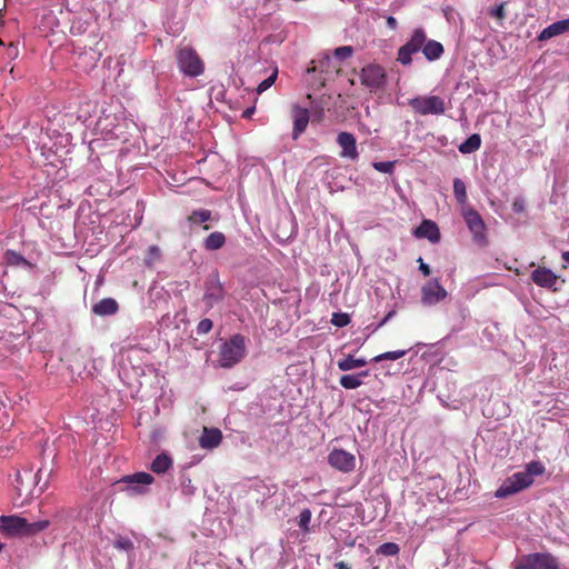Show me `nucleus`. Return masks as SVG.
<instances>
[{"mask_svg": "<svg viewBox=\"0 0 569 569\" xmlns=\"http://www.w3.org/2000/svg\"><path fill=\"white\" fill-rule=\"evenodd\" d=\"M335 567L337 569H351V567L347 562H345V561L336 562Z\"/></svg>", "mask_w": 569, "mask_h": 569, "instance_id": "obj_49", "label": "nucleus"}, {"mask_svg": "<svg viewBox=\"0 0 569 569\" xmlns=\"http://www.w3.org/2000/svg\"><path fill=\"white\" fill-rule=\"evenodd\" d=\"M387 26H388L390 29L396 30V29H397V27H398V22H397L396 18H393V17H391V16H390V17H388V18H387Z\"/></svg>", "mask_w": 569, "mask_h": 569, "instance_id": "obj_47", "label": "nucleus"}, {"mask_svg": "<svg viewBox=\"0 0 569 569\" xmlns=\"http://www.w3.org/2000/svg\"><path fill=\"white\" fill-rule=\"evenodd\" d=\"M559 559L550 552L523 555L512 562L513 569H560Z\"/></svg>", "mask_w": 569, "mask_h": 569, "instance_id": "obj_3", "label": "nucleus"}, {"mask_svg": "<svg viewBox=\"0 0 569 569\" xmlns=\"http://www.w3.org/2000/svg\"><path fill=\"white\" fill-rule=\"evenodd\" d=\"M246 356V338L236 333L224 341L219 349V362L222 368H231Z\"/></svg>", "mask_w": 569, "mask_h": 569, "instance_id": "obj_2", "label": "nucleus"}, {"mask_svg": "<svg viewBox=\"0 0 569 569\" xmlns=\"http://www.w3.org/2000/svg\"><path fill=\"white\" fill-rule=\"evenodd\" d=\"M254 110L256 108L252 106V107H249L247 108L243 112H242V118L244 119H250L252 117V114L254 113Z\"/></svg>", "mask_w": 569, "mask_h": 569, "instance_id": "obj_48", "label": "nucleus"}, {"mask_svg": "<svg viewBox=\"0 0 569 569\" xmlns=\"http://www.w3.org/2000/svg\"><path fill=\"white\" fill-rule=\"evenodd\" d=\"M407 352H408V350H396V351L383 352V353H380V355L376 356L372 359V361L378 363V362H381L383 360H397V359H400L403 356H406Z\"/></svg>", "mask_w": 569, "mask_h": 569, "instance_id": "obj_30", "label": "nucleus"}, {"mask_svg": "<svg viewBox=\"0 0 569 569\" xmlns=\"http://www.w3.org/2000/svg\"><path fill=\"white\" fill-rule=\"evenodd\" d=\"M395 315V311H390L381 321L380 323L378 325V328L382 327L383 325H386V322Z\"/></svg>", "mask_w": 569, "mask_h": 569, "instance_id": "obj_50", "label": "nucleus"}, {"mask_svg": "<svg viewBox=\"0 0 569 569\" xmlns=\"http://www.w3.org/2000/svg\"><path fill=\"white\" fill-rule=\"evenodd\" d=\"M443 46L436 40H426L425 44L422 46V53L429 61L438 60L443 54Z\"/></svg>", "mask_w": 569, "mask_h": 569, "instance_id": "obj_20", "label": "nucleus"}, {"mask_svg": "<svg viewBox=\"0 0 569 569\" xmlns=\"http://www.w3.org/2000/svg\"><path fill=\"white\" fill-rule=\"evenodd\" d=\"M7 262L10 264H27V260L18 252L8 250L6 252Z\"/></svg>", "mask_w": 569, "mask_h": 569, "instance_id": "obj_37", "label": "nucleus"}, {"mask_svg": "<svg viewBox=\"0 0 569 569\" xmlns=\"http://www.w3.org/2000/svg\"><path fill=\"white\" fill-rule=\"evenodd\" d=\"M171 458L166 453H161L153 459L151 463V470L156 473H164L171 468Z\"/></svg>", "mask_w": 569, "mask_h": 569, "instance_id": "obj_22", "label": "nucleus"}, {"mask_svg": "<svg viewBox=\"0 0 569 569\" xmlns=\"http://www.w3.org/2000/svg\"><path fill=\"white\" fill-rule=\"evenodd\" d=\"M460 213L472 236V241L479 247H487V226L480 213L470 206L462 207Z\"/></svg>", "mask_w": 569, "mask_h": 569, "instance_id": "obj_4", "label": "nucleus"}, {"mask_svg": "<svg viewBox=\"0 0 569 569\" xmlns=\"http://www.w3.org/2000/svg\"><path fill=\"white\" fill-rule=\"evenodd\" d=\"M212 327H213L212 320L209 318H204V319L200 320L199 323L197 325V333L198 335H207L211 331Z\"/></svg>", "mask_w": 569, "mask_h": 569, "instance_id": "obj_41", "label": "nucleus"}, {"mask_svg": "<svg viewBox=\"0 0 569 569\" xmlns=\"http://www.w3.org/2000/svg\"><path fill=\"white\" fill-rule=\"evenodd\" d=\"M510 478L520 491L533 483V478H530V475L526 471L516 472Z\"/></svg>", "mask_w": 569, "mask_h": 569, "instance_id": "obj_28", "label": "nucleus"}, {"mask_svg": "<svg viewBox=\"0 0 569 569\" xmlns=\"http://www.w3.org/2000/svg\"><path fill=\"white\" fill-rule=\"evenodd\" d=\"M453 193H455L457 202L461 206V208L465 206H468L467 204V200H468L467 188H466L465 182L459 178H456L453 180Z\"/></svg>", "mask_w": 569, "mask_h": 569, "instance_id": "obj_26", "label": "nucleus"}, {"mask_svg": "<svg viewBox=\"0 0 569 569\" xmlns=\"http://www.w3.org/2000/svg\"><path fill=\"white\" fill-rule=\"evenodd\" d=\"M400 551V548L395 542H385L377 549V553L382 556H397Z\"/></svg>", "mask_w": 569, "mask_h": 569, "instance_id": "obj_32", "label": "nucleus"}, {"mask_svg": "<svg viewBox=\"0 0 569 569\" xmlns=\"http://www.w3.org/2000/svg\"><path fill=\"white\" fill-rule=\"evenodd\" d=\"M489 14L496 18L499 21L505 20L506 18V2L500 3L495 8L489 9Z\"/></svg>", "mask_w": 569, "mask_h": 569, "instance_id": "obj_39", "label": "nucleus"}, {"mask_svg": "<svg viewBox=\"0 0 569 569\" xmlns=\"http://www.w3.org/2000/svg\"><path fill=\"white\" fill-rule=\"evenodd\" d=\"M531 280L539 287L552 288L558 280V276L549 268L539 267L531 273Z\"/></svg>", "mask_w": 569, "mask_h": 569, "instance_id": "obj_15", "label": "nucleus"}, {"mask_svg": "<svg viewBox=\"0 0 569 569\" xmlns=\"http://www.w3.org/2000/svg\"><path fill=\"white\" fill-rule=\"evenodd\" d=\"M7 56L11 60L16 59L19 56L18 46L13 42L9 43L7 47Z\"/></svg>", "mask_w": 569, "mask_h": 569, "instance_id": "obj_43", "label": "nucleus"}, {"mask_svg": "<svg viewBox=\"0 0 569 569\" xmlns=\"http://www.w3.org/2000/svg\"><path fill=\"white\" fill-rule=\"evenodd\" d=\"M360 82L371 92L382 89L387 82L385 68L377 63L365 66L360 72Z\"/></svg>", "mask_w": 569, "mask_h": 569, "instance_id": "obj_7", "label": "nucleus"}, {"mask_svg": "<svg viewBox=\"0 0 569 569\" xmlns=\"http://www.w3.org/2000/svg\"><path fill=\"white\" fill-rule=\"evenodd\" d=\"M369 376V371H361L357 375H343L340 377V385L345 389H356L362 385L361 378Z\"/></svg>", "mask_w": 569, "mask_h": 569, "instance_id": "obj_21", "label": "nucleus"}, {"mask_svg": "<svg viewBox=\"0 0 569 569\" xmlns=\"http://www.w3.org/2000/svg\"><path fill=\"white\" fill-rule=\"evenodd\" d=\"M418 262H419V270L422 272V274L425 277L430 276L431 269L427 263L423 262L422 258H419Z\"/></svg>", "mask_w": 569, "mask_h": 569, "instance_id": "obj_44", "label": "nucleus"}, {"mask_svg": "<svg viewBox=\"0 0 569 569\" xmlns=\"http://www.w3.org/2000/svg\"><path fill=\"white\" fill-rule=\"evenodd\" d=\"M122 481L138 485H150L153 481V477L148 472H137L132 476H127Z\"/></svg>", "mask_w": 569, "mask_h": 569, "instance_id": "obj_29", "label": "nucleus"}, {"mask_svg": "<svg viewBox=\"0 0 569 569\" xmlns=\"http://www.w3.org/2000/svg\"><path fill=\"white\" fill-rule=\"evenodd\" d=\"M372 167L379 172L391 173L395 167V161L373 162Z\"/></svg>", "mask_w": 569, "mask_h": 569, "instance_id": "obj_40", "label": "nucleus"}, {"mask_svg": "<svg viewBox=\"0 0 569 569\" xmlns=\"http://www.w3.org/2000/svg\"><path fill=\"white\" fill-rule=\"evenodd\" d=\"M211 219V211L207 209L194 210L188 217V220L192 223L206 222Z\"/></svg>", "mask_w": 569, "mask_h": 569, "instance_id": "obj_31", "label": "nucleus"}, {"mask_svg": "<svg viewBox=\"0 0 569 569\" xmlns=\"http://www.w3.org/2000/svg\"><path fill=\"white\" fill-rule=\"evenodd\" d=\"M329 465L345 473L351 472L356 466V458L343 449H333L328 456Z\"/></svg>", "mask_w": 569, "mask_h": 569, "instance_id": "obj_10", "label": "nucleus"}, {"mask_svg": "<svg viewBox=\"0 0 569 569\" xmlns=\"http://www.w3.org/2000/svg\"><path fill=\"white\" fill-rule=\"evenodd\" d=\"M411 109L420 114H442L446 111L445 100L438 96L416 97L409 100Z\"/></svg>", "mask_w": 569, "mask_h": 569, "instance_id": "obj_6", "label": "nucleus"}, {"mask_svg": "<svg viewBox=\"0 0 569 569\" xmlns=\"http://www.w3.org/2000/svg\"><path fill=\"white\" fill-rule=\"evenodd\" d=\"M481 147V138L478 133L471 134L460 146L459 151L461 153H472Z\"/></svg>", "mask_w": 569, "mask_h": 569, "instance_id": "obj_25", "label": "nucleus"}, {"mask_svg": "<svg viewBox=\"0 0 569 569\" xmlns=\"http://www.w3.org/2000/svg\"><path fill=\"white\" fill-rule=\"evenodd\" d=\"M331 323L338 328L346 327L350 323V316L345 312H335L331 318Z\"/></svg>", "mask_w": 569, "mask_h": 569, "instance_id": "obj_34", "label": "nucleus"}, {"mask_svg": "<svg viewBox=\"0 0 569 569\" xmlns=\"http://www.w3.org/2000/svg\"><path fill=\"white\" fill-rule=\"evenodd\" d=\"M520 490L518 487H516L515 482L511 480V478H507L503 483L497 489L495 496L497 498L503 499L511 495H515L519 492Z\"/></svg>", "mask_w": 569, "mask_h": 569, "instance_id": "obj_27", "label": "nucleus"}, {"mask_svg": "<svg viewBox=\"0 0 569 569\" xmlns=\"http://www.w3.org/2000/svg\"><path fill=\"white\" fill-rule=\"evenodd\" d=\"M315 70H316V67L313 66V67L308 68V70H307V71H308V72H313Z\"/></svg>", "mask_w": 569, "mask_h": 569, "instance_id": "obj_52", "label": "nucleus"}, {"mask_svg": "<svg viewBox=\"0 0 569 569\" xmlns=\"http://www.w3.org/2000/svg\"><path fill=\"white\" fill-rule=\"evenodd\" d=\"M337 142L341 148L340 157L356 160L359 157L357 149V140L350 132H340L337 137Z\"/></svg>", "mask_w": 569, "mask_h": 569, "instance_id": "obj_13", "label": "nucleus"}, {"mask_svg": "<svg viewBox=\"0 0 569 569\" xmlns=\"http://www.w3.org/2000/svg\"><path fill=\"white\" fill-rule=\"evenodd\" d=\"M561 258H562L563 261L569 263V251H563L562 254H561Z\"/></svg>", "mask_w": 569, "mask_h": 569, "instance_id": "obj_51", "label": "nucleus"}, {"mask_svg": "<svg viewBox=\"0 0 569 569\" xmlns=\"http://www.w3.org/2000/svg\"><path fill=\"white\" fill-rule=\"evenodd\" d=\"M413 234L417 238H427L432 243H437L440 240V231L436 222L431 220H423L419 227L415 229Z\"/></svg>", "mask_w": 569, "mask_h": 569, "instance_id": "obj_17", "label": "nucleus"}, {"mask_svg": "<svg viewBox=\"0 0 569 569\" xmlns=\"http://www.w3.org/2000/svg\"><path fill=\"white\" fill-rule=\"evenodd\" d=\"M446 297L447 291L439 283L438 279L428 281L421 289V301L428 306L436 305L442 301Z\"/></svg>", "mask_w": 569, "mask_h": 569, "instance_id": "obj_11", "label": "nucleus"}, {"mask_svg": "<svg viewBox=\"0 0 569 569\" xmlns=\"http://www.w3.org/2000/svg\"><path fill=\"white\" fill-rule=\"evenodd\" d=\"M512 210L515 212H522L525 210V201L521 199H517L512 202Z\"/></svg>", "mask_w": 569, "mask_h": 569, "instance_id": "obj_45", "label": "nucleus"}, {"mask_svg": "<svg viewBox=\"0 0 569 569\" xmlns=\"http://www.w3.org/2000/svg\"><path fill=\"white\" fill-rule=\"evenodd\" d=\"M119 310V305L113 298H103L91 308V311L100 317L116 315Z\"/></svg>", "mask_w": 569, "mask_h": 569, "instance_id": "obj_19", "label": "nucleus"}, {"mask_svg": "<svg viewBox=\"0 0 569 569\" xmlns=\"http://www.w3.org/2000/svg\"><path fill=\"white\" fill-rule=\"evenodd\" d=\"M202 299L208 309L213 308L214 305L224 299V289L220 282L218 273H212L207 278Z\"/></svg>", "mask_w": 569, "mask_h": 569, "instance_id": "obj_9", "label": "nucleus"}, {"mask_svg": "<svg viewBox=\"0 0 569 569\" xmlns=\"http://www.w3.org/2000/svg\"><path fill=\"white\" fill-rule=\"evenodd\" d=\"M224 242V234L220 231H214L206 238L204 248L210 251L218 250L223 247Z\"/></svg>", "mask_w": 569, "mask_h": 569, "instance_id": "obj_24", "label": "nucleus"}, {"mask_svg": "<svg viewBox=\"0 0 569 569\" xmlns=\"http://www.w3.org/2000/svg\"><path fill=\"white\" fill-rule=\"evenodd\" d=\"M277 77H278V69H274L272 71V73L267 79H264L263 81H261L258 84L257 92L260 94V93L264 92L266 90H268L276 82Z\"/></svg>", "mask_w": 569, "mask_h": 569, "instance_id": "obj_36", "label": "nucleus"}, {"mask_svg": "<svg viewBox=\"0 0 569 569\" xmlns=\"http://www.w3.org/2000/svg\"><path fill=\"white\" fill-rule=\"evenodd\" d=\"M525 471L530 475V478H533V476H541L545 473L546 468L540 461H531L526 465Z\"/></svg>", "mask_w": 569, "mask_h": 569, "instance_id": "obj_33", "label": "nucleus"}, {"mask_svg": "<svg viewBox=\"0 0 569 569\" xmlns=\"http://www.w3.org/2000/svg\"><path fill=\"white\" fill-rule=\"evenodd\" d=\"M311 521V511L309 509H303L299 515L298 526L303 532H309V523Z\"/></svg>", "mask_w": 569, "mask_h": 569, "instance_id": "obj_35", "label": "nucleus"}, {"mask_svg": "<svg viewBox=\"0 0 569 569\" xmlns=\"http://www.w3.org/2000/svg\"><path fill=\"white\" fill-rule=\"evenodd\" d=\"M149 257L152 259H159L160 258V249L157 246H150L148 249Z\"/></svg>", "mask_w": 569, "mask_h": 569, "instance_id": "obj_46", "label": "nucleus"}, {"mask_svg": "<svg viewBox=\"0 0 569 569\" xmlns=\"http://www.w3.org/2000/svg\"><path fill=\"white\" fill-rule=\"evenodd\" d=\"M291 114L293 119L292 139L297 140L306 131L311 113L307 108L295 104Z\"/></svg>", "mask_w": 569, "mask_h": 569, "instance_id": "obj_12", "label": "nucleus"}, {"mask_svg": "<svg viewBox=\"0 0 569 569\" xmlns=\"http://www.w3.org/2000/svg\"><path fill=\"white\" fill-rule=\"evenodd\" d=\"M352 53H353V49L350 46H342L335 50V56L340 60L351 57Z\"/></svg>", "mask_w": 569, "mask_h": 569, "instance_id": "obj_42", "label": "nucleus"}, {"mask_svg": "<svg viewBox=\"0 0 569 569\" xmlns=\"http://www.w3.org/2000/svg\"><path fill=\"white\" fill-rule=\"evenodd\" d=\"M114 548L130 551L133 549V542L127 537H118L113 542Z\"/></svg>", "mask_w": 569, "mask_h": 569, "instance_id": "obj_38", "label": "nucleus"}, {"mask_svg": "<svg viewBox=\"0 0 569 569\" xmlns=\"http://www.w3.org/2000/svg\"><path fill=\"white\" fill-rule=\"evenodd\" d=\"M427 40V34L422 28L416 29L410 39L399 48L398 50V61L408 66L411 63V56L422 50V46Z\"/></svg>", "mask_w": 569, "mask_h": 569, "instance_id": "obj_8", "label": "nucleus"}, {"mask_svg": "<svg viewBox=\"0 0 569 569\" xmlns=\"http://www.w3.org/2000/svg\"><path fill=\"white\" fill-rule=\"evenodd\" d=\"M569 32V18L556 21L545 28L538 36L539 41H546L553 37Z\"/></svg>", "mask_w": 569, "mask_h": 569, "instance_id": "obj_18", "label": "nucleus"}, {"mask_svg": "<svg viewBox=\"0 0 569 569\" xmlns=\"http://www.w3.org/2000/svg\"><path fill=\"white\" fill-rule=\"evenodd\" d=\"M367 365V360L363 358L356 359L352 356H347L343 359L338 360L337 366L341 371H349L356 368H360Z\"/></svg>", "mask_w": 569, "mask_h": 569, "instance_id": "obj_23", "label": "nucleus"}, {"mask_svg": "<svg viewBox=\"0 0 569 569\" xmlns=\"http://www.w3.org/2000/svg\"><path fill=\"white\" fill-rule=\"evenodd\" d=\"M310 100V113L313 122H321L325 119V111L329 109L331 97L321 94L318 99H313L311 94L307 96Z\"/></svg>", "mask_w": 569, "mask_h": 569, "instance_id": "obj_14", "label": "nucleus"}, {"mask_svg": "<svg viewBox=\"0 0 569 569\" xmlns=\"http://www.w3.org/2000/svg\"><path fill=\"white\" fill-rule=\"evenodd\" d=\"M222 441V432L218 428L203 427L202 433L199 438V446L202 449L212 450L217 448Z\"/></svg>", "mask_w": 569, "mask_h": 569, "instance_id": "obj_16", "label": "nucleus"}, {"mask_svg": "<svg viewBox=\"0 0 569 569\" xmlns=\"http://www.w3.org/2000/svg\"><path fill=\"white\" fill-rule=\"evenodd\" d=\"M48 520L29 522L19 516H1L0 533L4 537L13 538L20 536H33L49 527Z\"/></svg>", "mask_w": 569, "mask_h": 569, "instance_id": "obj_1", "label": "nucleus"}, {"mask_svg": "<svg viewBox=\"0 0 569 569\" xmlns=\"http://www.w3.org/2000/svg\"><path fill=\"white\" fill-rule=\"evenodd\" d=\"M3 44H4L3 41L0 39V46H3Z\"/></svg>", "mask_w": 569, "mask_h": 569, "instance_id": "obj_53", "label": "nucleus"}, {"mask_svg": "<svg viewBox=\"0 0 569 569\" xmlns=\"http://www.w3.org/2000/svg\"><path fill=\"white\" fill-rule=\"evenodd\" d=\"M177 62L180 71L188 77L196 78L204 71L203 61L191 47L180 48L177 51Z\"/></svg>", "mask_w": 569, "mask_h": 569, "instance_id": "obj_5", "label": "nucleus"}]
</instances>
